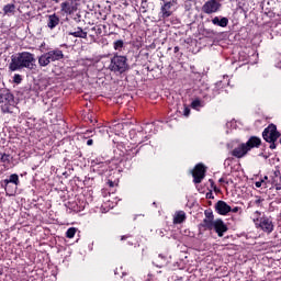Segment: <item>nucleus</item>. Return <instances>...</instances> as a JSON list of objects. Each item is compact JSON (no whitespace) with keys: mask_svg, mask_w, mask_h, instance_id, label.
<instances>
[{"mask_svg":"<svg viewBox=\"0 0 281 281\" xmlns=\"http://www.w3.org/2000/svg\"><path fill=\"white\" fill-rule=\"evenodd\" d=\"M184 221H186V212L180 211L175 214L173 216L175 224H180V223H183Z\"/></svg>","mask_w":281,"mask_h":281,"instance_id":"nucleus-19","label":"nucleus"},{"mask_svg":"<svg viewBox=\"0 0 281 281\" xmlns=\"http://www.w3.org/2000/svg\"><path fill=\"white\" fill-rule=\"evenodd\" d=\"M213 229H215L216 234L222 238V236L227 232V225H225L222 220H215V224H213Z\"/></svg>","mask_w":281,"mask_h":281,"instance_id":"nucleus-9","label":"nucleus"},{"mask_svg":"<svg viewBox=\"0 0 281 281\" xmlns=\"http://www.w3.org/2000/svg\"><path fill=\"white\" fill-rule=\"evenodd\" d=\"M175 5V1L172 2H166L161 9H160V14L162 19H168V16L172 15V7Z\"/></svg>","mask_w":281,"mask_h":281,"instance_id":"nucleus-10","label":"nucleus"},{"mask_svg":"<svg viewBox=\"0 0 281 281\" xmlns=\"http://www.w3.org/2000/svg\"><path fill=\"white\" fill-rule=\"evenodd\" d=\"M184 115H186V117H188V115H190V109L189 108H184Z\"/></svg>","mask_w":281,"mask_h":281,"instance_id":"nucleus-27","label":"nucleus"},{"mask_svg":"<svg viewBox=\"0 0 281 281\" xmlns=\"http://www.w3.org/2000/svg\"><path fill=\"white\" fill-rule=\"evenodd\" d=\"M259 227L267 234H271L273 232V222L269 218H261Z\"/></svg>","mask_w":281,"mask_h":281,"instance_id":"nucleus-11","label":"nucleus"},{"mask_svg":"<svg viewBox=\"0 0 281 281\" xmlns=\"http://www.w3.org/2000/svg\"><path fill=\"white\" fill-rule=\"evenodd\" d=\"M0 108L3 113H12L14 111V95L5 89L0 90Z\"/></svg>","mask_w":281,"mask_h":281,"instance_id":"nucleus-3","label":"nucleus"},{"mask_svg":"<svg viewBox=\"0 0 281 281\" xmlns=\"http://www.w3.org/2000/svg\"><path fill=\"white\" fill-rule=\"evenodd\" d=\"M61 12H65V14H74V7L69 2H63Z\"/></svg>","mask_w":281,"mask_h":281,"instance_id":"nucleus-20","label":"nucleus"},{"mask_svg":"<svg viewBox=\"0 0 281 281\" xmlns=\"http://www.w3.org/2000/svg\"><path fill=\"white\" fill-rule=\"evenodd\" d=\"M205 166L203 164H198L192 170V177L194 183H201L205 179Z\"/></svg>","mask_w":281,"mask_h":281,"instance_id":"nucleus-6","label":"nucleus"},{"mask_svg":"<svg viewBox=\"0 0 281 281\" xmlns=\"http://www.w3.org/2000/svg\"><path fill=\"white\" fill-rule=\"evenodd\" d=\"M122 47H124V42L122 41H116L114 43V49H122Z\"/></svg>","mask_w":281,"mask_h":281,"instance_id":"nucleus-24","label":"nucleus"},{"mask_svg":"<svg viewBox=\"0 0 281 281\" xmlns=\"http://www.w3.org/2000/svg\"><path fill=\"white\" fill-rule=\"evenodd\" d=\"M53 1H55V3H59L60 0H53Z\"/></svg>","mask_w":281,"mask_h":281,"instance_id":"nucleus-34","label":"nucleus"},{"mask_svg":"<svg viewBox=\"0 0 281 281\" xmlns=\"http://www.w3.org/2000/svg\"><path fill=\"white\" fill-rule=\"evenodd\" d=\"M22 80L23 78H21V75H14L13 82H15V85H21Z\"/></svg>","mask_w":281,"mask_h":281,"instance_id":"nucleus-25","label":"nucleus"},{"mask_svg":"<svg viewBox=\"0 0 281 281\" xmlns=\"http://www.w3.org/2000/svg\"><path fill=\"white\" fill-rule=\"evenodd\" d=\"M262 137L268 143L277 142L280 137V132H278V127H276V125L271 124L263 131Z\"/></svg>","mask_w":281,"mask_h":281,"instance_id":"nucleus-5","label":"nucleus"},{"mask_svg":"<svg viewBox=\"0 0 281 281\" xmlns=\"http://www.w3.org/2000/svg\"><path fill=\"white\" fill-rule=\"evenodd\" d=\"M66 236L67 238H74L76 236V228L75 227L68 228V231L66 232Z\"/></svg>","mask_w":281,"mask_h":281,"instance_id":"nucleus-22","label":"nucleus"},{"mask_svg":"<svg viewBox=\"0 0 281 281\" xmlns=\"http://www.w3.org/2000/svg\"><path fill=\"white\" fill-rule=\"evenodd\" d=\"M49 63H52V57L49 55V52L45 53L38 57L40 67H47V65H49Z\"/></svg>","mask_w":281,"mask_h":281,"instance_id":"nucleus-14","label":"nucleus"},{"mask_svg":"<svg viewBox=\"0 0 281 281\" xmlns=\"http://www.w3.org/2000/svg\"><path fill=\"white\" fill-rule=\"evenodd\" d=\"M262 183H265V180H261V181H257L255 183L256 188H262Z\"/></svg>","mask_w":281,"mask_h":281,"instance_id":"nucleus-26","label":"nucleus"},{"mask_svg":"<svg viewBox=\"0 0 281 281\" xmlns=\"http://www.w3.org/2000/svg\"><path fill=\"white\" fill-rule=\"evenodd\" d=\"M58 23H60V19H58V16H56V14L48 16V27L50 30H54V27H56V25H58Z\"/></svg>","mask_w":281,"mask_h":281,"instance_id":"nucleus-17","label":"nucleus"},{"mask_svg":"<svg viewBox=\"0 0 281 281\" xmlns=\"http://www.w3.org/2000/svg\"><path fill=\"white\" fill-rule=\"evenodd\" d=\"M87 146H93V139H88L87 140Z\"/></svg>","mask_w":281,"mask_h":281,"instance_id":"nucleus-29","label":"nucleus"},{"mask_svg":"<svg viewBox=\"0 0 281 281\" xmlns=\"http://www.w3.org/2000/svg\"><path fill=\"white\" fill-rule=\"evenodd\" d=\"M220 9L221 3H218L216 0H210L202 7V10L205 12V14H214V12H218Z\"/></svg>","mask_w":281,"mask_h":281,"instance_id":"nucleus-7","label":"nucleus"},{"mask_svg":"<svg viewBox=\"0 0 281 281\" xmlns=\"http://www.w3.org/2000/svg\"><path fill=\"white\" fill-rule=\"evenodd\" d=\"M191 106L192 109H199V106H203V105L201 104V100L196 99L192 101Z\"/></svg>","mask_w":281,"mask_h":281,"instance_id":"nucleus-23","label":"nucleus"},{"mask_svg":"<svg viewBox=\"0 0 281 281\" xmlns=\"http://www.w3.org/2000/svg\"><path fill=\"white\" fill-rule=\"evenodd\" d=\"M225 181V179L221 178L220 179V183H223Z\"/></svg>","mask_w":281,"mask_h":281,"instance_id":"nucleus-33","label":"nucleus"},{"mask_svg":"<svg viewBox=\"0 0 281 281\" xmlns=\"http://www.w3.org/2000/svg\"><path fill=\"white\" fill-rule=\"evenodd\" d=\"M213 25H218L220 27H227V24L229 23V20L227 18L218 19V16H215L212 20Z\"/></svg>","mask_w":281,"mask_h":281,"instance_id":"nucleus-15","label":"nucleus"},{"mask_svg":"<svg viewBox=\"0 0 281 281\" xmlns=\"http://www.w3.org/2000/svg\"><path fill=\"white\" fill-rule=\"evenodd\" d=\"M3 183H4L5 188H8V186H10V183H14V186H19V175H16V173L11 175L9 179H5L3 181Z\"/></svg>","mask_w":281,"mask_h":281,"instance_id":"nucleus-18","label":"nucleus"},{"mask_svg":"<svg viewBox=\"0 0 281 281\" xmlns=\"http://www.w3.org/2000/svg\"><path fill=\"white\" fill-rule=\"evenodd\" d=\"M1 159L2 161H5V159H8V155H3Z\"/></svg>","mask_w":281,"mask_h":281,"instance_id":"nucleus-31","label":"nucleus"},{"mask_svg":"<svg viewBox=\"0 0 281 281\" xmlns=\"http://www.w3.org/2000/svg\"><path fill=\"white\" fill-rule=\"evenodd\" d=\"M110 188H113V181H109Z\"/></svg>","mask_w":281,"mask_h":281,"instance_id":"nucleus-32","label":"nucleus"},{"mask_svg":"<svg viewBox=\"0 0 281 281\" xmlns=\"http://www.w3.org/2000/svg\"><path fill=\"white\" fill-rule=\"evenodd\" d=\"M48 55L50 56L52 63H56V60H63V58H65V55L60 49L50 50L48 52Z\"/></svg>","mask_w":281,"mask_h":281,"instance_id":"nucleus-13","label":"nucleus"},{"mask_svg":"<svg viewBox=\"0 0 281 281\" xmlns=\"http://www.w3.org/2000/svg\"><path fill=\"white\" fill-rule=\"evenodd\" d=\"M205 218H204V227L207 229H214V224L216 221H214V215L212 213L205 212Z\"/></svg>","mask_w":281,"mask_h":281,"instance_id":"nucleus-12","label":"nucleus"},{"mask_svg":"<svg viewBox=\"0 0 281 281\" xmlns=\"http://www.w3.org/2000/svg\"><path fill=\"white\" fill-rule=\"evenodd\" d=\"M216 212H218L222 216H225L232 212V206L229 204H226L225 201H218L215 205Z\"/></svg>","mask_w":281,"mask_h":281,"instance_id":"nucleus-8","label":"nucleus"},{"mask_svg":"<svg viewBox=\"0 0 281 281\" xmlns=\"http://www.w3.org/2000/svg\"><path fill=\"white\" fill-rule=\"evenodd\" d=\"M36 69V57L30 52H23L11 57L9 65L10 71H19V69Z\"/></svg>","mask_w":281,"mask_h":281,"instance_id":"nucleus-1","label":"nucleus"},{"mask_svg":"<svg viewBox=\"0 0 281 281\" xmlns=\"http://www.w3.org/2000/svg\"><path fill=\"white\" fill-rule=\"evenodd\" d=\"M260 144H261L260 138L252 136L248 139L246 144H240L238 147H236L232 151V155L233 157H237L238 159H240L241 157H245V155H247L248 150H250L251 148H258Z\"/></svg>","mask_w":281,"mask_h":281,"instance_id":"nucleus-2","label":"nucleus"},{"mask_svg":"<svg viewBox=\"0 0 281 281\" xmlns=\"http://www.w3.org/2000/svg\"><path fill=\"white\" fill-rule=\"evenodd\" d=\"M238 210H240V207L236 206L234 209H231V212H233L234 214H236V212H238Z\"/></svg>","mask_w":281,"mask_h":281,"instance_id":"nucleus-28","label":"nucleus"},{"mask_svg":"<svg viewBox=\"0 0 281 281\" xmlns=\"http://www.w3.org/2000/svg\"><path fill=\"white\" fill-rule=\"evenodd\" d=\"M270 148L273 150V149H276V142H271L270 143Z\"/></svg>","mask_w":281,"mask_h":281,"instance_id":"nucleus-30","label":"nucleus"},{"mask_svg":"<svg viewBox=\"0 0 281 281\" xmlns=\"http://www.w3.org/2000/svg\"><path fill=\"white\" fill-rule=\"evenodd\" d=\"M70 35L76 38H87V32L82 31V29H77V31L70 33Z\"/></svg>","mask_w":281,"mask_h":281,"instance_id":"nucleus-21","label":"nucleus"},{"mask_svg":"<svg viewBox=\"0 0 281 281\" xmlns=\"http://www.w3.org/2000/svg\"><path fill=\"white\" fill-rule=\"evenodd\" d=\"M14 12H16V5H14L13 3H9L3 7V13L7 16H12V14H14Z\"/></svg>","mask_w":281,"mask_h":281,"instance_id":"nucleus-16","label":"nucleus"},{"mask_svg":"<svg viewBox=\"0 0 281 281\" xmlns=\"http://www.w3.org/2000/svg\"><path fill=\"white\" fill-rule=\"evenodd\" d=\"M110 69L111 71H119V74H124V71L128 69V64H126V57L114 56L111 59Z\"/></svg>","mask_w":281,"mask_h":281,"instance_id":"nucleus-4","label":"nucleus"}]
</instances>
